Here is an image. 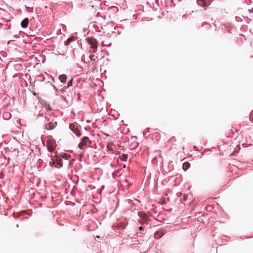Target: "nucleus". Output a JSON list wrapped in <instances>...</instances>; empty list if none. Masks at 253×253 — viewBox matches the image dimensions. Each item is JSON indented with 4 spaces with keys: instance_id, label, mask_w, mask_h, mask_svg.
<instances>
[{
    "instance_id": "obj_8",
    "label": "nucleus",
    "mask_w": 253,
    "mask_h": 253,
    "mask_svg": "<svg viewBox=\"0 0 253 253\" xmlns=\"http://www.w3.org/2000/svg\"><path fill=\"white\" fill-rule=\"evenodd\" d=\"M59 79L62 83H65L67 80V76L65 74L59 76Z\"/></svg>"
},
{
    "instance_id": "obj_4",
    "label": "nucleus",
    "mask_w": 253,
    "mask_h": 253,
    "mask_svg": "<svg viewBox=\"0 0 253 253\" xmlns=\"http://www.w3.org/2000/svg\"><path fill=\"white\" fill-rule=\"evenodd\" d=\"M69 127L70 129L77 135V136H79L81 135V132L77 127V124L75 125L74 124H72L70 125Z\"/></svg>"
},
{
    "instance_id": "obj_11",
    "label": "nucleus",
    "mask_w": 253,
    "mask_h": 253,
    "mask_svg": "<svg viewBox=\"0 0 253 253\" xmlns=\"http://www.w3.org/2000/svg\"><path fill=\"white\" fill-rule=\"evenodd\" d=\"M47 148L49 151L52 152L54 150V147L53 146L50 144L47 145Z\"/></svg>"
},
{
    "instance_id": "obj_14",
    "label": "nucleus",
    "mask_w": 253,
    "mask_h": 253,
    "mask_svg": "<svg viewBox=\"0 0 253 253\" xmlns=\"http://www.w3.org/2000/svg\"><path fill=\"white\" fill-rule=\"evenodd\" d=\"M72 83H73V80H70V81L68 82V86H67V87H69V86H72Z\"/></svg>"
},
{
    "instance_id": "obj_12",
    "label": "nucleus",
    "mask_w": 253,
    "mask_h": 253,
    "mask_svg": "<svg viewBox=\"0 0 253 253\" xmlns=\"http://www.w3.org/2000/svg\"><path fill=\"white\" fill-rule=\"evenodd\" d=\"M74 40V38H69L68 39L67 41H66V44L67 45L69 44L72 41H73Z\"/></svg>"
},
{
    "instance_id": "obj_10",
    "label": "nucleus",
    "mask_w": 253,
    "mask_h": 253,
    "mask_svg": "<svg viewBox=\"0 0 253 253\" xmlns=\"http://www.w3.org/2000/svg\"><path fill=\"white\" fill-rule=\"evenodd\" d=\"M128 157V155L127 154H123L121 156H120V159L122 161H126L127 160Z\"/></svg>"
},
{
    "instance_id": "obj_17",
    "label": "nucleus",
    "mask_w": 253,
    "mask_h": 253,
    "mask_svg": "<svg viewBox=\"0 0 253 253\" xmlns=\"http://www.w3.org/2000/svg\"><path fill=\"white\" fill-rule=\"evenodd\" d=\"M102 45H104V42H102Z\"/></svg>"
},
{
    "instance_id": "obj_15",
    "label": "nucleus",
    "mask_w": 253,
    "mask_h": 253,
    "mask_svg": "<svg viewBox=\"0 0 253 253\" xmlns=\"http://www.w3.org/2000/svg\"><path fill=\"white\" fill-rule=\"evenodd\" d=\"M70 157V155L69 154H64L63 157L64 158H65L66 159H67L68 158V157Z\"/></svg>"
},
{
    "instance_id": "obj_16",
    "label": "nucleus",
    "mask_w": 253,
    "mask_h": 253,
    "mask_svg": "<svg viewBox=\"0 0 253 253\" xmlns=\"http://www.w3.org/2000/svg\"><path fill=\"white\" fill-rule=\"evenodd\" d=\"M139 229L140 230H142V227H139Z\"/></svg>"
},
{
    "instance_id": "obj_5",
    "label": "nucleus",
    "mask_w": 253,
    "mask_h": 253,
    "mask_svg": "<svg viewBox=\"0 0 253 253\" xmlns=\"http://www.w3.org/2000/svg\"><path fill=\"white\" fill-rule=\"evenodd\" d=\"M56 126L57 123L56 122H50L49 123L45 125V128L47 130H51L54 129Z\"/></svg>"
},
{
    "instance_id": "obj_2",
    "label": "nucleus",
    "mask_w": 253,
    "mask_h": 253,
    "mask_svg": "<svg viewBox=\"0 0 253 253\" xmlns=\"http://www.w3.org/2000/svg\"><path fill=\"white\" fill-rule=\"evenodd\" d=\"M86 40L91 47L95 49L93 52H95L98 47V42L93 37H90L86 38Z\"/></svg>"
},
{
    "instance_id": "obj_3",
    "label": "nucleus",
    "mask_w": 253,
    "mask_h": 253,
    "mask_svg": "<svg viewBox=\"0 0 253 253\" xmlns=\"http://www.w3.org/2000/svg\"><path fill=\"white\" fill-rule=\"evenodd\" d=\"M213 0H197V3L202 6L206 7L209 5Z\"/></svg>"
},
{
    "instance_id": "obj_1",
    "label": "nucleus",
    "mask_w": 253,
    "mask_h": 253,
    "mask_svg": "<svg viewBox=\"0 0 253 253\" xmlns=\"http://www.w3.org/2000/svg\"><path fill=\"white\" fill-rule=\"evenodd\" d=\"M91 143L89 138L87 136H84L81 139V142L79 144L78 147L81 149L86 148Z\"/></svg>"
},
{
    "instance_id": "obj_7",
    "label": "nucleus",
    "mask_w": 253,
    "mask_h": 253,
    "mask_svg": "<svg viewBox=\"0 0 253 253\" xmlns=\"http://www.w3.org/2000/svg\"><path fill=\"white\" fill-rule=\"evenodd\" d=\"M138 215L143 218L144 221H145L147 220L148 217L145 213L143 212H138Z\"/></svg>"
},
{
    "instance_id": "obj_6",
    "label": "nucleus",
    "mask_w": 253,
    "mask_h": 253,
    "mask_svg": "<svg viewBox=\"0 0 253 253\" xmlns=\"http://www.w3.org/2000/svg\"><path fill=\"white\" fill-rule=\"evenodd\" d=\"M28 24H29V19H28V18H26L22 21L21 25L23 28H26L28 26Z\"/></svg>"
},
{
    "instance_id": "obj_13",
    "label": "nucleus",
    "mask_w": 253,
    "mask_h": 253,
    "mask_svg": "<svg viewBox=\"0 0 253 253\" xmlns=\"http://www.w3.org/2000/svg\"><path fill=\"white\" fill-rule=\"evenodd\" d=\"M95 57V55L94 54H91L90 56H89V58L91 60H93V61H94L95 59L94 58Z\"/></svg>"
},
{
    "instance_id": "obj_9",
    "label": "nucleus",
    "mask_w": 253,
    "mask_h": 253,
    "mask_svg": "<svg viewBox=\"0 0 253 253\" xmlns=\"http://www.w3.org/2000/svg\"><path fill=\"white\" fill-rule=\"evenodd\" d=\"M190 167V164L189 162H185L182 166L183 169L185 171L187 170Z\"/></svg>"
}]
</instances>
